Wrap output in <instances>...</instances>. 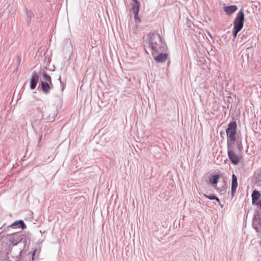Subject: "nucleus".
<instances>
[{
  "label": "nucleus",
  "instance_id": "1",
  "mask_svg": "<svg viewBox=\"0 0 261 261\" xmlns=\"http://www.w3.org/2000/svg\"><path fill=\"white\" fill-rule=\"evenodd\" d=\"M226 133L228 157L233 165H237L241 161L239 154L242 152L243 145L242 137L237 132V123L236 121H231L227 124Z\"/></svg>",
  "mask_w": 261,
  "mask_h": 261
},
{
  "label": "nucleus",
  "instance_id": "2",
  "mask_svg": "<svg viewBox=\"0 0 261 261\" xmlns=\"http://www.w3.org/2000/svg\"><path fill=\"white\" fill-rule=\"evenodd\" d=\"M148 44L152 56L160 52H165L167 49L165 41L157 33H149Z\"/></svg>",
  "mask_w": 261,
  "mask_h": 261
},
{
  "label": "nucleus",
  "instance_id": "3",
  "mask_svg": "<svg viewBox=\"0 0 261 261\" xmlns=\"http://www.w3.org/2000/svg\"><path fill=\"white\" fill-rule=\"evenodd\" d=\"M252 227L257 234L259 238H261V211L256 210L252 220Z\"/></svg>",
  "mask_w": 261,
  "mask_h": 261
},
{
  "label": "nucleus",
  "instance_id": "4",
  "mask_svg": "<svg viewBox=\"0 0 261 261\" xmlns=\"http://www.w3.org/2000/svg\"><path fill=\"white\" fill-rule=\"evenodd\" d=\"M245 22V14L243 8H242L238 13L233 21V27L242 29Z\"/></svg>",
  "mask_w": 261,
  "mask_h": 261
},
{
  "label": "nucleus",
  "instance_id": "5",
  "mask_svg": "<svg viewBox=\"0 0 261 261\" xmlns=\"http://www.w3.org/2000/svg\"><path fill=\"white\" fill-rule=\"evenodd\" d=\"M222 177L220 173L211 175L209 177L208 183L211 184L214 188H217V184L219 180Z\"/></svg>",
  "mask_w": 261,
  "mask_h": 261
},
{
  "label": "nucleus",
  "instance_id": "6",
  "mask_svg": "<svg viewBox=\"0 0 261 261\" xmlns=\"http://www.w3.org/2000/svg\"><path fill=\"white\" fill-rule=\"evenodd\" d=\"M238 186V178L235 174L233 173L232 175L231 179V196L232 198L235 193H236L237 189Z\"/></svg>",
  "mask_w": 261,
  "mask_h": 261
},
{
  "label": "nucleus",
  "instance_id": "7",
  "mask_svg": "<svg viewBox=\"0 0 261 261\" xmlns=\"http://www.w3.org/2000/svg\"><path fill=\"white\" fill-rule=\"evenodd\" d=\"M152 56L156 62L158 63H164L168 58V54L164 52H160Z\"/></svg>",
  "mask_w": 261,
  "mask_h": 261
},
{
  "label": "nucleus",
  "instance_id": "8",
  "mask_svg": "<svg viewBox=\"0 0 261 261\" xmlns=\"http://www.w3.org/2000/svg\"><path fill=\"white\" fill-rule=\"evenodd\" d=\"M261 197V194L258 190L257 189H254L252 193L251 198H252V204L256 205L258 201L261 200L260 199Z\"/></svg>",
  "mask_w": 261,
  "mask_h": 261
},
{
  "label": "nucleus",
  "instance_id": "9",
  "mask_svg": "<svg viewBox=\"0 0 261 261\" xmlns=\"http://www.w3.org/2000/svg\"><path fill=\"white\" fill-rule=\"evenodd\" d=\"M252 179L255 184L261 187V168L254 173Z\"/></svg>",
  "mask_w": 261,
  "mask_h": 261
},
{
  "label": "nucleus",
  "instance_id": "10",
  "mask_svg": "<svg viewBox=\"0 0 261 261\" xmlns=\"http://www.w3.org/2000/svg\"><path fill=\"white\" fill-rule=\"evenodd\" d=\"M224 11L228 15H231L238 10V8L236 5H230L224 6L223 8Z\"/></svg>",
  "mask_w": 261,
  "mask_h": 261
},
{
  "label": "nucleus",
  "instance_id": "11",
  "mask_svg": "<svg viewBox=\"0 0 261 261\" xmlns=\"http://www.w3.org/2000/svg\"><path fill=\"white\" fill-rule=\"evenodd\" d=\"M39 76L36 73H33L31 79V88L34 89L36 88L38 82Z\"/></svg>",
  "mask_w": 261,
  "mask_h": 261
},
{
  "label": "nucleus",
  "instance_id": "12",
  "mask_svg": "<svg viewBox=\"0 0 261 261\" xmlns=\"http://www.w3.org/2000/svg\"><path fill=\"white\" fill-rule=\"evenodd\" d=\"M245 56H247V63H249V59L252 58L253 55L254 50L252 46L247 47L245 50Z\"/></svg>",
  "mask_w": 261,
  "mask_h": 261
},
{
  "label": "nucleus",
  "instance_id": "13",
  "mask_svg": "<svg viewBox=\"0 0 261 261\" xmlns=\"http://www.w3.org/2000/svg\"><path fill=\"white\" fill-rule=\"evenodd\" d=\"M222 182H223V184L219 188L217 187V188H215V189L218 190V192L219 193H220V194H224V193H225L226 192V189L227 188V183L224 179H223Z\"/></svg>",
  "mask_w": 261,
  "mask_h": 261
},
{
  "label": "nucleus",
  "instance_id": "14",
  "mask_svg": "<svg viewBox=\"0 0 261 261\" xmlns=\"http://www.w3.org/2000/svg\"><path fill=\"white\" fill-rule=\"evenodd\" d=\"M140 9L132 10L134 14V19L136 23H139L141 22V19L139 16V12Z\"/></svg>",
  "mask_w": 261,
  "mask_h": 261
},
{
  "label": "nucleus",
  "instance_id": "15",
  "mask_svg": "<svg viewBox=\"0 0 261 261\" xmlns=\"http://www.w3.org/2000/svg\"><path fill=\"white\" fill-rule=\"evenodd\" d=\"M50 84L47 82H41L42 89L45 93H47L50 90Z\"/></svg>",
  "mask_w": 261,
  "mask_h": 261
},
{
  "label": "nucleus",
  "instance_id": "16",
  "mask_svg": "<svg viewBox=\"0 0 261 261\" xmlns=\"http://www.w3.org/2000/svg\"><path fill=\"white\" fill-rule=\"evenodd\" d=\"M203 196L205 197H206L210 200H216L219 203H220V200L219 198L217 196H216L215 194H212L210 195H207L206 194H203Z\"/></svg>",
  "mask_w": 261,
  "mask_h": 261
},
{
  "label": "nucleus",
  "instance_id": "17",
  "mask_svg": "<svg viewBox=\"0 0 261 261\" xmlns=\"http://www.w3.org/2000/svg\"><path fill=\"white\" fill-rule=\"evenodd\" d=\"M133 4L132 5V10L140 9L141 4L138 0H132Z\"/></svg>",
  "mask_w": 261,
  "mask_h": 261
},
{
  "label": "nucleus",
  "instance_id": "18",
  "mask_svg": "<svg viewBox=\"0 0 261 261\" xmlns=\"http://www.w3.org/2000/svg\"><path fill=\"white\" fill-rule=\"evenodd\" d=\"M18 224H20L21 225V227L22 229H24V228H26L25 225L24 224V222L22 221H21V220H20V221H16V222H14L11 225V226L14 227L15 226H16V225H17Z\"/></svg>",
  "mask_w": 261,
  "mask_h": 261
},
{
  "label": "nucleus",
  "instance_id": "19",
  "mask_svg": "<svg viewBox=\"0 0 261 261\" xmlns=\"http://www.w3.org/2000/svg\"><path fill=\"white\" fill-rule=\"evenodd\" d=\"M43 77L44 80L45 81L44 82H47L50 85L52 84L50 77L49 75H48L46 73H44L43 74Z\"/></svg>",
  "mask_w": 261,
  "mask_h": 261
},
{
  "label": "nucleus",
  "instance_id": "20",
  "mask_svg": "<svg viewBox=\"0 0 261 261\" xmlns=\"http://www.w3.org/2000/svg\"><path fill=\"white\" fill-rule=\"evenodd\" d=\"M242 29H239V28H234L233 27V30H232V35H233V37H234V38H236L237 37L238 33Z\"/></svg>",
  "mask_w": 261,
  "mask_h": 261
},
{
  "label": "nucleus",
  "instance_id": "21",
  "mask_svg": "<svg viewBox=\"0 0 261 261\" xmlns=\"http://www.w3.org/2000/svg\"><path fill=\"white\" fill-rule=\"evenodd\" d=\"M241 58L243 60V62L245 63V62L247 63V56H245V53L244 51H242L241 52Z\"/></svg>",
  "mask_w": 261,
  "mask_h": 261
},
{
  "label": "nucleus",
  "instance_id": "22",
  "mask_svg": "<svg viewBox=\"0 0 261 261\" xmlns=\"http://www.w3.org/2000/svg\"><path fill=\"white\" fill-rule=\"evenodd\" d=\"M36 249L34 250L32 253L29 252L28 253V255H31L32 256V260H33L34 259V256L36 253Z\"/></svg>",
  "mask_w": 261,
  "mask_h": 261
},
{
  "label": "nucleus",
  "instance_id": "23",
  "mask_svg": "<svg viewBox=\"0 0 261 261\" xmlns=\"http://www.w3.org/2000/svg\"><path fill=\"white\" fill-rule=\"evenodd\" d=\"M224 132L223 131H222H222H221V132H220V135L221 137L222 138H224V137L223 136V135H224Z\"/></svg>",
  "mask_w": 261,
  "mask_h": 261
},
{
  "label": "nucleus",
  "instance_id": "24",
  "mask_svg": "<svg viewBox=\"0 0 261 261\" xmlns=\"http://www.w3.org/2000/svg\"><path fill=\"white\" fill-rule=\"evenodd\" d=\"M207 34H208V35L210 37V38L211 39H213V37L212 35L210 33L208 32Z\"/></svg>",
  "mask_w": 261,
  "mask_h": 261
},
{
  "label": "nucleus",
  "instance_id": "25",
  "mask_svg": "<svg viewBox=\"0 0 261 261\" xmlns=\"http://www.w3.org/2000/svg\"><path fill=\"white\" fill-rule=\"evenodd\" d=\"M247 36V35L243 34V35H242V39H244V38H246Z\"/></svg>",
  "mask_w": 261,
  "mask_h": 261
},
{
  "label": "nucleus",
  "instance_id": "26",
  "mask_svg": "<svg viewBox=\"0 0 261 261\" xmlns=\"http://www.w3.org/2000/svg\"><path fill=\"white\" fill-rule=\"evenodd\" d=\"M259 245H260V246H261V240L259 241Z\"/></svg>",
  "mask_w": 261,
  "mask_h": 261
},
{
  "label": "nucleus",
  "instance_id": "27",
  "mask_svg": "<svg viewBox=\"0 0 261 261\" xmlns=\"http://www.w3.org/2000/svg\"><path fill=\"white\" fill-rule=\"evenodd\" d=\"M170 63V61H169L168 62V65H169Z\"/></svg>",
  "mask_w": 261,
  "mask_h": 261
}]
</instances>
